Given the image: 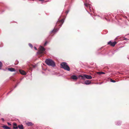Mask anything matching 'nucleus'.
<instances>
[{"mask_svg": "<svg viewBox=\"0 0 129 129\" xmlns=\"http://www.w3.org/2000/svg\"><path fill=\"white\" fill-rule=\"evenodd\" d=\"M45 62L47 64L52 67H54L55 66L54 62L53 60L50 59H47Z\"/></svg>", "mask_w": 129, "mask_h": 129, "instance_id": "1", "label": "nucleus"}, {"mask_svg": "<svg viewBox=\"0 0 129 129\" xmlns=\"http://www.w3.org/2000/svg\"><path fill=\"white\" fill-rule=\"evenodd\" d=\"M60 65L61 66V67L64 70L68 71H70V68L67 63L64 62H62L61 63Z\"/></svg>", "mask_w": 129, "mask_h": 129, "instance_id": "2", "label": "nucleus"}, {"mask_svg": "<svg viewBox=\"0 0 129 129\" xmlns=\"http://www.w3.org/2000/svg\"><path fill=\"white\" fill-rule=\"evenodd\" d=\"M39 49V52L41 53H43L45 50V48L41 46H40Z\"/></svg>", "mask_w": 129, "mask_h": 129, "instance_id": "3", "label": "nucleus"}, {"mask_svg": "<svg viewBox=\"0 0 129 129\" xmlns=\"http://www.w3.org/2000/svg\"><path fill=\"white\" fill-rule=\"evenodd\" d=\"M116 43L117 42L115 41L112 42L111 41H110L108 43V44L113 47L114 46Z\"/></svg>", "mask_w": 129, "mask_h": 129, "instance_id": "4", "label": "nucleus"}, {"mask_svg": "<svg viewBox=\"0 0 129 129\" xmlns=\"http://www.w3.org/2000/svg\"><path fill=\"white\" fill-rule=\"evenodd\" d=\"M19 71L20 73L23 75H25L26 74V73L24 71L22 70H19Z\"/></svg>", "mask_w": 129, "mask_h": 129, "instance_id": "5", "label": "nucleus"}, {"mask_svg": "<svg viewBox=\"0 0 129 129\" xmlns=\"http://www.w3.org/2000/svg\"><path fill=\"white\" fill-rule=\"evenodd\" d=\"M85 78L88 79H91L92 78V77L90 75H85Z\"/></svg>", "mask_w": 129, "mask_h": 129, "instance_id": "6", "label": "nucleus"}, {"mask_svg": "<svg viewBox=\"0 0 129 129\" xmlns=\"http://www.w3.org/2000/svg\"><path fill=\"white\" fill-rule=\"evenodd\" d=\"M71 78L73 80H77L78 79L77 77L75 75H73L71 77Z\"/></svg>", "mask_w": 129, "mask_h": 129, "instance_id": "7", "label": "nucleus"}, {"mask_svg": "<svg viewBox=\"0 0 129 129\" xmlns=\"http://www.w3.org/2000/svg\"><path fill=\"white\" fill-rule=\"evenodd\" d=\"M13 128L14 129H17L18 128V127L17 126V124L15 122L13 123Z\"/></svg>", "mask_w": 129, "mask_h": 129, "instance_id": "8", "label": "nucleus"}, {"mask_svg": "<svg viewBox=\"0 0 129 129\" xmlns=\"http://www.w3.org/2000/svg\"><path fill=\"white\" fill-rule=\"evenodd\" d=\"M91 81L90 80H86L85 81L84 84L86 85H89L91 84Z\"/></svg>", "mask_w": 129, "mask_h": 129, "instance_id": "9", "label": "nucleus"}, {"mask_svg": "<svg viewBox=\"0 0 129 129\" xmlns=\"http://www.w3.org/2000/svg\"><path fill=\"white\" fill-rule=\"evenodd\" d=\"M84 5L86 7H87L89 6V9H90V11H91V10L90 9V8H91L90 5V4L87 3H84Z\"/></svg>", "mask_w": 129, "mask_h": 129, "instance_id": "10", "label": "nucleus"}, {"mask_svg": "<svg viewBox=\"0 0 129 129\" xmlns=\"http://www.w3.org/2000/svg\"><path fill=\"white\" fill-rule=\"evenodd\" d=\"M58 22H59L60 23V24H59V26H62L64 22V20L63 19H62L61 20H59V21Z\"/></svg>", "mask_w": 129, "mask_h": 129, "instance_id": "11", "label": "nucleus"}, {"mask_svg": "<svg viewBox=\"0 0 129 129\" xmlns=\"http://www.w3.org/2000/svg\"><path fill=\"white\" fill-rule=\"evenodd\" d=\"M8 70L11 72H14L15 71V69L12 68H9L8 69Z\"/></svg>", "mask_w": 129, "mask_h": 129, "instance_id": "12", "label": "nucleus"}, {"mask_svg": "<svg viewBox=\"0 0 129 129\" xmlns=\"http://www.w3.org/2000/svg\"><path fill=\"white\" fill-rule=\"evenodd\" d=\"M18 127L20 129H23L24 127L22 124L19 125L18 126Z\"/></svg>", "mask_w": 129, "mask_h": 129, "instance_id": "13", "label": "nucleus"}, {"mask_svg": "<svg viewBox=\"0 0 129 129\" xmlns=\"http://www.w3.org/2000/svg\"><path fill=\"white\" fill-rule=\"evenodd\" d=\"M59 30V28L56 29H54L51 31V33H52L53 32L56 33Z\"/></svg>", "mask_w": 129, "mask_h": 129, "instance_id": "14", "label": "nucleus"}, {"mask_svg": "<svg viewBox=\"0 0 129 129\" xmlns=\"http://www.w3.org/2000/svg\"><path fill=\"white\" fill-rule=\"evenodd\" d=\"M3 128L5 129H11V128L6 125H4L3 126Z\"/></svg>", "mask_w": 129, "mask_h": 129, "instance_id": "15", "label": "nucleus"}, {"mask_svg": "<svg viewBox=\"0 0 129 129\" xmlns=\"http://www.w3.org/2000/svg\"><path fill=\"white\" fill-rule=\"evenodd\" d=\"M27 125L28 126H32L33 125L31 122H29L26 123Z\"/></svg>", "mask_w": 129, "mask_h": 129, "instance_id": "16", "label": "nucleus"}, {"mask_svg": "<svg viewBox=\"0 0 129 129\" xmlns=\"http://www.w3.org/2000/svg\"><path fill=\"white\" fill-rule=\"evenodd\" d=\"M85 75H84L83 76L82 75H80L79 76V77H81L82 78V79L84 80L85 79Z\"/></svg>", "mask_w": 129, "mask_h": 129, "instance_id": "17", "label": "nucleus"}, {"mask_svg": "<svg viewBox=\"0 0 129 129\" xmlns=\"http://www.w3.org/2000/svg\"><path fill=\"white\" fill-rule=\"evenodd\" d=\"M97 73L99 75H101L104 74L105 73L103 72H97Z\"/></svg>", "mask_w": 129, "mask_h": 129, "instance_id": "18", "label": "nucleus"}, {"mask_svg": "<svg viewBox=\"0 0 129 129\" xmlns=\"http://www.w3.org/2000/svg\"><path fill=\"white\" fill-rule=\"evenodd\" d=\"M121 123V122L120 121H118L117 123H116V124L117 125H120Z\"/></svg>", "mask_w": 129, "mask_h": 129, "instance_id": "19", "label": "nucleus"}, {"mask_svg": "<svg viewBox=\"0 0 129 129\" xmlns=\"http://www.w3.org/2000/svg\"><path fill=\"white\" fill-rule=\"evenodd\" d=\"M110 81L111 82H114V83L115 82V81L114 80H113L111 79H110Z\"/></svg>", "mask_w": 129, "mask_h": 129, "instance_id": "20", "label": "nucleus"}, {"mask_svg": "<svg viewBox=\"0 0 129 129\" xmlns=\"http://www.w3.org/2000/svg\"><path fill=\"white\" fill-rule=\"evenodd\" d=\"M29 46L31 48H33V45H32L31 44H30V43H29Z\"/></svg>", "mask_w": 129, "mask_h": 129, "instance_id": "21", "label": "nucleus"}, {"mask_svg": "<svg viewBox=\"0 0 129 129\" xmlns=\"http://www.w3.org/2000/svg\"><path fill=\"white\" fill-rule=\"evenodd\" d=\"M2 67V62L0 61V69H1V68Z\"/></svg>", "mask_w": 129, "mask_h": 129, "instance_id": "22", "label": "nucleus"}, {"mask_svg": "<svg viewBox=\"0 0 129 129\" xmlns=\"http://www.w3.org/2000/svg\"><path fill=\"white\" fill-rule=\"evenodd\" d=\"M20 83V82H19L15 86V87H16L17 86V85L19 84Z\"/></svg>", "mask_w": 129, "mask_h": 129, "instance_id": "23", "label": "nucleus"}, {"mask_svg": "<svg viewBox=\"0 0 129 129\" xmlns=\"http://www.w3.org/2000/svg\"><path fill=\"white\" fill-rule=\"evenodd\" d=\"M16 62H17V63H15V64H18V60H16Z\"/></svg>", "mask_w": 129, "mask_h": 129, "instance_id": "24", "label": "nucleus"}, {"mask_svg": "<svg viewBox=\"0 0 129 129\" xmlns=\"http://www.w3.org/2000/svg\"><path fill=\"white\" fill-rule=\"evenodd\" d=\"M7 123H8V124L9 125H11V123H9V122H7Z\"/></svg>", "mask_w": 129, "mask_h": 129, "instance_id": "25", "label": "nucleus"}, {"mask_svg": "<svg viewBox=\"0 0 129 129\" xmlns=\"http://www.w3.org/2000/svg\"><path fill=\"white\" fill-rule=\"evenodd\" d=\"M47 42H46L44 44V45L45 46L46 45V44H47Z\"/></svg>", "mask_w": 129, "mask_h": 129, "instance_id": "26", "label": "nucleus"}, {"mask_svg": "<svg viewBox=\"0 0 129 129\" xmlns=\"http://www.w3.org/2000/svg\"><path fill=\"white\" fill-rule=\"evenodd\" d=\"M1 119L3 121H4V119L3 118H1Z\"/></svg>", "mask_w": 129, "mask_h": 129, "instance_id": "27", "label": "nucleus"}, {"mask_svg": "<svg viewBox=\"0 0 129 129\" xmlns=\"http://www.w3.org/2000/svg\"><path fill=\"white\" fill-rule=\"evenodd\" d=\"M69 12V11H66V13L67 14H68V13Z\"/></svg>", "mask_w": 129, "mask_h": 129, "instance_id": "28", "label": "nucleus"}, {"mask_svg": "<svg viewBox=\"0 0 129 129\" xmlns=\"http://www.w3.org/2000/svg\"><path fill=\"white\" fill-rule=\"evenodd\" d=\"M39 1H41L42 2H43L44 1V0H39Z\"/></svg>", "mask_w": 129, "mask_h": 129, "instance_id": "29", "label": "nucleus"}, {"mask_svg": "<svg viewBox=\"0 0 129 129\" xmlns=\"http://www.w3.org/2000/svg\"><path fill=\"white\" fill-rule=\"evenodd\" d=\"M34 48L35 49V50H37V48H36V47H34Z\"/></svg>", "mask_w": 129, "mask_h": 129, "instance_id": "30", "label": "nucleus"}, {"mask_svg": "<svg viewBox=\"0 0 129 129\" xmlns=\"http://www.w3.org/2000/svg\"><path fill=\"white\" fill-rule=\"evenodd\" d=\"M22 79H23V78H21L20 79V80H21Z\"/></svg>", "mask_w": 129, "mask_h": 129, "instance_id": "31", "label": "nucleus"}]
</instances>
